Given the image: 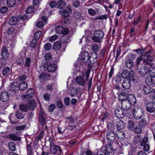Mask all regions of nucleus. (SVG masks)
Segmentation results:
<instances>
[{
	"instance_id": "0e129e2a",
	"label": "nucleus",
	"mask_w": 155,
	"mask_h": 155,
	"mask_svg": "<svg viewBox=\"0 0 155 155\" xmlns=\"http://www.w3.org/2000/svg\"><path fill=\"white\" fill-rule=\"evenodd\" d=\"M36 106V104L35 102L34 101H31L30 102V104H29V107H30V108L31 110H34Z\"/></svg>"
},
{
	"instance_id": "4468645a",
	"label": "nucleus",
	"mask_w": 155,
	"mask_h": 155,
	"mask_svg": "<svg viewBox=\"0 0 155 155\" xmlns=\"http://www.w3.org/2000/svg\"><path fill=\"white\" fill-rule=\"evenodd\" d=\"M150 51L147 52L143 56V61L146 64H149L152 61L153 59L150 55Z\"/></svg>"
},
{
	"instance_id": "680f3d73",
	"label": "nucleus",
	"mask_w": 155,
	"mask_h": 155,
	"mask_svg": "<svg viewBox=\"0 0 155 155\" xmlns=\"http://www.w3.org/2000/svg\"><path fill=\"white\" fill-rule=\"evenodd\" d=\"M52 46L50 43H46L44 45L45 49L47 51H48L50 50Z\"/></svg>"
},
{
	"instance_id": "37998d69",
	"label": "nucleus",
	"mask_w": 155,
	"mask_h": 155,
	"mask_svg": "<svg viewBox=\"0 0 155 155\" xmlns=\"http://www.w3.org/2000/svg\"><path fill=\"white\" fill-rule=\"evenodd\" d=\"M74 16L77 19H80L81 17V14L76 10L74 12Z\"/></svg>"
},
{
	"instance_id": "393cba45",
	"label": "nucleus",
	"mask_w": 155,
	"mask_h": 155,
	"mask_svg": "<svg viewBox=\"0 0 155 155\" xmlns=\"http://www.w3.org/2000/svg\"><path fill=\"white\" fill-rule=\"evenodd\" d=\"M8 138L14 141L19 140L21 139L20 137L14 134H11L8 135Z\"/></svg>"
},
{
	"instance_id": "a19ab883",
	"label": "nucleus",
	"mask_w": 155,
	"mask_h": 155,
	"mask_svg": "<svg viewBox=\"0 0 155 155\" xmlns=\"http://www.w3.org/2000/svg\"><path fill=\"white\" fill-rule=\"evenodd\" d=\"M8 147L10 150L14 151L16 150V147L15 144L13 142H11L9 143Z\"/></svg>"
},
{
	"instance_id": "9b49d317",
	"label": "nucleus",
	"mask_w": 155,
	"mask_h": 155,
	"mask_svg": "<svg viewBox=\"0 0 155 155\" xmlns=\"http://www.w3.org/2000/svg\"><path fill=\"white\" fill-rule=\"evenodd\" d=\"M1 56L4 60H6L8 57L9 53L8 50L5 46H3L1 50Z\"/></svg>"
},
{
	"instance_id": "aec40b11",
	"label": "nucleus",
	"mask_w": 155,
	"mask_h": 155,
	"mask_svg": "<svg viewBox=\"0 0 155 155\" xmlns=\"http://www.w3.org/2000/svg\"><path fill=\"white\" fill-rule=\"evenodd\" d=\"M116 125L118 130H120L121 129H123L125 127V124L123 121L120 120L117 121L116 123Z\"/></svg>"
},
{
	"instance_id": "2eb2a0df",
	"label": "nucleus",
	"mask_w": 155,
	"mask_h": 155,
	"mask_svg": "<svg viewBox=\"0 0 155 155\" xmlns=\"http://www.w3.org/2000/svg\"><path fill=\"white\" fill-rule=\"evenodd\" d=\"M154 88L150 85L147 84L143 87V91L145 94H149L151 93L153 91Z\"/></svg>"
},
{
	"instance_id": "39448f33",
	"label": "nucleus",
	"mask_w": 155,
	"mask_h": 155,
	"mask_svg": "<svg viewBox=\"0 0 155 155\" xmlns=\"http://www.w3.org/2000/svg\"><path fill=\"white\" fill-rule=\"evenodd\" d=\"M46 115L45 113L41 111L39 114V120L40 124L42 126V128L45 130H47L48 127L46 125Z\"/></svg>"
},
{
	"instance_id": "bb28decb",
	"label": "nucleus",
	"mask_w": 155,
	"mask_h": 155,
	"mask_svg": "<svg viewBox=\"0 0 155 155\" xmlns=\"http://www.w3.org/2000/svg\"><path fill=\"white\" fill-rule=\"evenodd\" d=\"M18 89L19 90L24 91L25 90L27 87V83L25 81L23 82L18 84Z\"/></svg>"
},
{
	"instance_id": "603ef678",
	"label": "nucleus",
	"mask_w": 155,
	"mask_h": 155,
	"mask_svg": "<svg viewBox=\"0 0 155 155\" xmlns=\"http://www.w3.org/2000/svg\"><path fill=\"white\" fill-rule=\"evenodd\" d=\"M17 64L19 65H22L24 64V60L22 58H18L16 60Z\"/></svg>"
},
{
	"instance_id": "0eeeda50",
	"label": "nucleus",
	"mask_w": 155,
	"mask_h": 155,
	"mask_svg": "<svg viewBox=\"0 0 155 155\" xmlns=\"http://www.w3.org/2000/svg\"><path fill=\"white\" fill-rule=\"evenodd\" d=\"M89 56L88 52L87 51H84L82 52L79 58L82 62L86 63L88 62V59H89Z\"/></svg>"
},
{
	"instance_id": "2f4dec72",
	"label": "nucleus",
	"mask_w": 155,
	"mask_h": 155,
	"mask_svg": "<svg viewBox=\"0 0 155 155\" xmlns=\"http://www.w3.org/2000/svg\"><path fill=\"white\" fill-rule=\"evenodd\" d=\"M56 68L57 66L56 64H52L48 66L47 68L48 71L53 72L56 70Z\"/></svg>"
},
{
	"instance_id": "f8f14e48",
	"label": "nucleus",
	"mask_w": 155,
	"mask_h": 155,
	"mask_svg": "<svg viewBox=\"0 0 155 155\" xmlns=\"http://www.w3.org/2000/svg\"><path fill=\"white\" fill-rule=\"evenodd\" d=\"M0 99L1 101L4 102L8 101L9 99V96L8 93L5 91L2 92L0 95Z\"/></svg>"
},
{
	"instance_id": "58836bf2",
	"label": "nucleus",
	"mask_w": 155,
	"mask_h": 155,
	"mask_svg": "<svg viewBox=\"0 0 155 155\" xmlns=\"http://www.w3.org/2000/svg\"><path fill=\"white\" fill-rule=\"evenodd\" d=\"M135 124L132 120H128V128L130 130H132L134 127Z\"/></svg>"
},
{
	"instance_id": "c03bdc74",
	"label": "nucleus",
	"mask_w": 155,
	"mask_h": 155,
	"mask_svg": "<svg viewBox=\"0 0 155 155\" xmlns=\"http://www.w3.org/2000/svg\"><path fill=\"white\" fill-rule=\"evenodd\" d=\"M42 34V32L41 31H38L35 32L34 34V39L36 40L39 39Z\"/></svg>"
},
{
	"instance_id": "4c0bfd02",
	"label": "nucleus",
	"mask_w": 155,
	"mask_h": 155,
	"mask_svg": "<svg viewBox=\"0 0 155 155\" xmlns=\"http://www.w3.org/2000/svg\"><path fill=\"white\" fill-rule=\"evenodd\" d=\"M19 107L21 110L25 112L27 111L28 109V106L24 104H21L20 105Z\"/></svg>"
},
{
	"instance_id": "052dcab7",
	"label": "nucleus",
	"mask_w": 155,
	"mask_h": 155,
	"mask_svg": "<svg viewBox=\"0 0 155 155\" xmlns=\"http://www.w3.org/2000/svg\"><path fill=\"white\" fill-rule=\"evenodd\" d=\"M80 5V2L78 0H75L73 2V5L75 8L79 7Z\"/></svg>"
},
{
	"instance_id": "c756f323",
	"label": "nucleus",
	"mask_w": 155,
	"mask_h": 155,
	"mask_svg": "<svg viewBox=\"0 0 155 155\" xmlns=\"http://www.w3.org/2000/svg\"><path fill=\"white\" fill-rule=\"evenodd\" d=\"M134 65V62L130 59H127L126 61L125 65L128 68H131Z\"/></svg>"
},
{
	"instance_id": "20e7f679",
	"label": "nucleus",
	"mask_w": 155,
	"mask_h": 155,
	"mask_svg": "<svg viewBox=\"0 0 155 155\" xmlns=\"http://www.w3.org/2000/svg\"><path fill=\"white\" fill-rule=\"evenodd\" d=\"M148 140V137H145L143 138H142L140 143V146L141 147H143V150L146 152L148 151L150 149Z\"/></svg>"
},
{
	"instance_id": "f257e3e1",
	"label": "nucleus",
	"mask_w": 155,
	"mask_h": 155,
	"mask_svg": "<svg viewBox=\"0 0 155 155\" xmlns=\"http://www.w3.org/2000/svg\"><path fill=\"white\" fill-rule=\"evenodd\" d=\"M48 141L50 143V150L51 153L53 154H55L58 152L61 154L62 153L61 147L55 144L54 141L51 138L49 137Z\"/></svg>"
},
{
	"instance_id": "b1692460",
	"label": "nucleus",
	"mask_w": 155,
	"mask_h": 155,
	"mask_svg": "<svg viewBox=\"0 0 155 155\" xmlns=\"http://www.w3.org/2000/svg\"><path fill=\"white\" fill-rule=\"evenodd\" d=\"M129 78L130 81H132L134 82L137 79V77L136 75L134 74V71H131L129 74Z\"/></svg>"
},
{
	"instance_id": "cd10ccee",
	"label": "nucleus",
	"mask_w": 155,
	"mask_h": 155,
	"mask_svg": "<svg viewBox=\"0 0 155 155\" xmlns=\"http://www.w3.org/2000/svg\"><path fill=\"white\" fill-rule=\"evenodd\" d=\"M66 5L65 2L62 1H59L57 2V7L60 9L65 7Z\"/></svg>"
},
{
	"instance_id": "473e14b6",
	"label": "nucleus",
	"mask_w": 155,
	"mask_h": 155,
	"mask_svg": "<svg viewBox=\"0 0 155 155\" xmlns=\"http://www.w3.org/2000/svg\"><path fill=\"white\" fill-rule=\"evenodd\" d=\"M99 12V9H98L97 12L92 8H90L88 10V12L89 15L91 16H94L97 14H98Z\"/></svg>"
},
{
	"instance_id": "338daca9",
	"label": "nucleus",
	"mask_w": 155,
	"mask_h": 155,
	"mask_svg": "<svg viewBox=\"0 0 155 155\" xmlns=\"http://www.w3.org/2000/svg\"><path fill=\"white\" fill-rule=\"evenodd\" d=\"M55 105L54 104H51L48 106V110L49 112H51L55 108Z\"/></svg>"
},
{
	"instance_id": "9d476101",
	"label": "nucleus",
	"mask_w": 155,
	"mask_h": 155,
	"mask_svg": "<svg viewBox=\"0 0 155 155\" xmlns=\"http://www.w3.org/2000/svg\"><path fill=\"white\" fill-rule=\"evenodd\" d=\"M146 109L149 113L154 112L155 114V104L152 102L148 103L146 106Z\"/></svg>"
},
{
	"instance_id": "f03ea898",
	"label": "nucleus",
	"mask_w": 155,
	"mask_h": 155,
	"mask_svg": "<svg viewBox=\"0 0 155 155\" xmlns=\"http://www.w3.org/2000/svg\"><path fill=\"white\" fill-rule=\"evenodd\" d=\"M104 35V33L102 30H96L94 31L92 40L97 42H101V39L103 38Z\"/></svg>"
},
{
	"instance_id": "864d4df0",
	"label": "nucleus",
	"mask_w": 155,
	"mask_h": 155,
	"mask_svg": "<svg viewBox=\"0 0 155 155\" xmlns=\"http://www.w3.org/2000/svg\"><path fill=\"white\" fill-rule=\"evenodd\" d=\"M37 40L35 39H33L30 44V46L31 47L33 48H35L37 44Z\"/></svg>"
},
{
	"instance_id": "72a5a7b5",
	"label": "nucleus",
	"mask_w": 155,
	"mask_h": 155,
	"mask_svg": "<svg viewBox=\"0 0 155 155\" xmlns=\"http://www.w3.org/2000/svg\"><path fill=\"white\" fill-rule=\"evenodd\" d=\"M60 14L64 18H67L69 16V14L67 11L62 9L59 12Z\"/></svg>"
},
{
	"instance_id": "bf43d9fd",
	"label": "nucleus",
	"mask_w": 155,
	"mask_h": 155,
	"mask_svg": "<svg viewBox=\"0 0 155 155\" xmlns=\"http://www.w3.org/2000/svg\"><path fill=\"white\" fill-rule=\"evenodd\" d=\"M121 75H117L115 78V81L117 83H120L122 80Z\"/></svg>"
},
{
	"instance_id": "6ab92c4d",
	"label": "nucleus",
	"mask_w": 155,
	"mask_h": 155,
	"mask_svg": "<svg viewBox=\"0 0 155 155\" xmlns=\"http://www.w3.org/2000/svg\"><path fill=\"white\" fill-rule=\"evenodd\" d=\"M38 79L41 82H44L49 79V76L43 73L39 76Z\"/></svg>"
},
{
	"instance_id": "f3484780",
	"label": "nucleus",
	"mask_w": 155,
	"mask_h": 155,
	"mask_svg": "<svg viewBox=\"0 0 155 155\" xmlns=\"http://www.w3.org/2000/svg\"><path fill=\"white\" fill-rule=\"evenodd\" d=\"M114 150L113 145L110 143H107L105 147L106 152H104L105 155H109V153H111Z\"/></svg>"
},
{
	"instance_id": "49530a36",
	"label": "nucleus",
	"mask_w": 155,
	"mask_h": 155,
	"mask_svg": "<svg viewBox=\"0 0 155 155\" xmlns=\"http://www.w3.org/2000/svg\"><path fill=\"white\" fill-rule=\"evenodd\" d=\"M44 130H45L43 129V130L41 131L39 135L36 137L35 139L36 140L38 141L43 137V136L45 134V132Z\"/></svg>"
},
{
	"instance_id": "de8ad7c7",
	"label": "nucleus",
	"mask_w": 155,
	"mask_h": 155,
	"mask_svg": "<svg viewBox=\"0 0 155 155\" xmlns=\"http://www.w3.org/2000/svg\"><path fill=\"white\" fill-rule=\"evenodd\" d=\"M67 122L69 123V124H72L74 122V119L72 116L67 117Z\"/></svg>"
},
{
	"instance_id": "a878e982",
	"label": "nucleus",
	"mask_w": 155,
	"mask_h": 155,
	"mask_svg": "<svg viewBox=\"0 0 155 155\" xmlns=\"http://www.w3.org/2000/svg\"><path fill=\"white\" fill-rule=\"evenodd\" d=\"M127 95V94L122 91L118 96V99L120 101H122L126 99V97Z\"/></svg>"
},
{
	"instance_id": "ea45409f",
	"label": "nucleus",
	"mask_w": 155,
	"mask_h": 155,
	"mask_svg": "<svg viewBox=\"0 0 155 155\" xmlns=\"http://www.w3.org/2000/svg\"><path fill=\"white\" fill-rule=\"evenodd\" d=\"M96 61V59L94 58L93 55L89 56V59H88V62H89L90 64H94L95 63Z\"/></svg>"
},
{
	"instance_id": "e433bc0d",
	"label": "nucleus",
	"mask_w": 155,
	"mask_h": 155,
	"mask_svg": "<svg viewBox=\"0 0 155 155\" xmlns=\"http://www.w3.org/2000/svg\"><path fill=\"white\" fill-rule=\"evenodd\" d=\"M142 138V136L140 135H137L134 137V141L136 143H140Z\"/></svg>"
},
{
	"instance_id": "c9c22d12",
	"label": "nucleus",
	"mask_w": 155,
	"mask_h": 155,
	"mask_svg": "<svg viewBox=\"0 0 155 155\" xmlns=\"http://www.w3.org/2000/svg\"><path fill=\"white\" fill-rule=\"evenodd\" d=\"M61 46V43L59 41H56L54 43L53 48L55 50H57L60 49Z\"/></svg>"
},
{
	"instance_id": "5fc2aeb1",
	"label": "nucleus",
	"mask_w": 155,
	"mask_h": 155,
	"mask_svg": "<svg viewBox=\"0 0 155 155\" xmlns=\"http://www.w3.org/2000/svg\"><path fill=\"white\" fill-rule=\"evenodd\" d=\"M35 10V8L33 6H29L26 10V13H31Z\"/></svg>"
},
{
	"instance_id": "4be33fe9",
	"label": "nucleus",
	"mask_w": 155,
	"mask_h": 155,
	"mask_svg": "<svg viewBox=\"0 0 155 155\" xmlns=\"http://www.w3.org/2000/svg\"><path fill=\"white\" fill-rule=\"evenodd\" d=\"M122 85L123 88L125 89L129 88L131 86L130 80L128 79H125Z\"/></svg>"
},
{
	"instance_id": "412c9836",
	"label": "nucleus",
	"mask_w": 155,
	"mask_h": 155,
	"mask_svg": "<svg viewBox=\"0 0 155 155\" xmlns=\"http://www.w3.org/2000/svg\"><path fill=\"white\" fill-rule=\"evenodd\" d=\"M117 138L120 140L124 139L125 138L124 133L121 130H118L117 132Z\"/></svg>"
},
{
	"instance_id": "7c9ffc66",
	"label": "nucleus",
	"mask_w": 155,
	"mask_h": 155,
	"mask_svg": "<svg viewBox=\"0 0 155 155\" xmlns=\"http://www.w3.org/2000/svg\"><path fill=\"white\" fill-rule=\"evenodd\" d=\"M18 22L17 18L15 17H12L9 19V23L11 25H16Z\"/></svg>"
},
{
	"instance_id": "dca6fc26",
	"label": "nucleus",
	"mask_w": 155,
	"mask_h": 155,
	"mask_svg": "<svg viewBox=\"0 0 155 155\" xmlns=\"http://www.w3.org/2000/svg\"><path fill=\"white\" fill-rule=\"evenodd\" d=\"M145 81L147 84L150 85L155 84V77L148 76L146 78Z\"/></svg>"
},
{
	"instance_id": "f704fd0d",
	"label": "nucleus",
	"mask_w": 155,
	"mask_h": 155,
	"mask_svg": "<svg viewBox=\"0 0 155 155\" xmlns=\"http://www.w3.org/2000/svg\"><path fill=\"white\" fill-rule=\"evenodd\" d=\"M10 68L6 67L5 68L2 70V75L5 76L10 73Z\"/></svg>"
},
{
	"instance_id": "a211bd4d",
	"label": "nucleus",
	"mask_w": 155,
	"mask_h": 155,
	"mask_svg": "<svg viewBox=\"0 0 155 155\" xmlns=\"http://www.w3.org/2000/svg\"><path fill=\"white\" fill-rule=\"evenodd\" d=\"M18 84L16 82L13 81L9 85L8 90L9 91H15L17 90L18 88Z\"/></svg>"
},
{
	"instance_id": "6e6d98bb",
	"label": "nucleus",
	"mask_w": 155,
	"mask_h": 155,
	"mask_svg": "<svg viewBox=\"0 0 155 155\" xmlns=\"http://www.w3.org/2000/svg\"><path fill=\"white\" fill-rule=\"evenodd\" d=\"M107 18V15H104L98 16L95 19L96 20L99 19L100 20H103L104 19L106 20Z\"/></svg>"
},
{
	"instance_id": "7ed1b4c3",
	"label": "nucleus",
	"mask_w": 155,
	"mask_h": 155,
	"mask_svg": "<svg viewBox=\"0 0 155 155\" xmlns=\"http://www.w3.org/2000/svg\"><path fill=\"white\" fill-rule=\"evenodd\" d=\"M133 114L134 118L137 120H139L143 116L144 111L140 107L137 106L134 108Z\"/></svg>"
},
{
	"instance_id": "a18cd8bd",
	"label": "nucleus",
	"mask_w": 155,
	"mask_h": 155,
	"mask_svg": "<svg viewBox=\"0 0 155 155\" xmlns=\"http://www.w3.org/2000/svg\"><path fill=\"white\" fill-rule=\"evenodd\" d=\"M21 97L22 100L23 101H29L31 100V97L28 95L26 94L25 95H22Z\"/></svg>"
},
{
	"instance_id": "09e8293b",
	"label": "nucleus",
	"mask_w": 155,
	"mask_h": 155,
	"mask_svg": "<svg viewBox=\"0 0 155 155\" xmlns=\"http://www.w3.org/2000/svg\"><path fill=\"white\" fill-rule=\"evenodd\" d=\"M139 125L141 127H143L146 124V121L145 119H142L139 121Z\"/></svg>"
},
{
	"instance_id": "79ce46f5",
	"label": "nucleus",
	"mask_w": 155,
	"mask_h": 155,
	"mask_svg": "<svg viewBox=\"0 0 155 155\" xmlns=\"http://www.w3.org/2000/svg\"><path fill=\"white\" fill-rule=\"evenodd\" d=\"M15 3V0H8L7 2V4L8 6L12 7L14 5Z\"/></svg>"
},
{
	"instance_id": "5701e85b",
	"label": "nucleus",
	"mask_w": 155,
	"mask_h": 155,
	"mask_svg": "<svg viewBox=\"0 0 155 155\" xmlns=\"http://www.w3.org/2000/svg\"><path fill=\"white\" fill-rule=\"evenodd\" d=\"M128 101H129L130 104H133L136 103V98L133 94L129 95L128 96Z\"/></svg>"
},
{
	"instance_id": "c85d7f7f",
	"label": "nucleus",
	"mask_w": 155,
	"mask_h": 155,
	"mask_svg": "<svg viewBox=\"0 0 155 155\" xmlns=\"http://www.w3.org/2000/svg\"><path fill=\"white\" fill-rule=\"evenodd\" d=\"M101 48V44H94L92 45V51H98Z\"/></svg>"
},
{
	"instance_id": "1a4fd4ad",
	"label": "nucleus",
	"mask_w": 155,
	"mask_h": 155,
	"mask_svg": "<svg viewBox=\"0 0 155 155\" xmlns=\"http://www.w3.org/2000/svg\"><path fill=\"white\" fill-rule=\"evenodd\" d=\"M76 82L78 84L82 87L84 86L85 84V81L83 76H77L76 78Z\"/></svg>"
},
{
	"instance_id": "8fccbe9b",
	"label": "nucleus",
	"mask_w": 155,
	"mask_h": 155,
	"mask_svg": "<svg viewBox=\"0 0 155 155\" xmlns=\"http://www.w3.org/2000/svg\"><path fill=\"white\" fill-rule=\"evenodd\" d=\"M16 117L18 119H22L24 118L25 115L18 111H16L15 113Z\"/></svg>"
},
{
	"instance_id": "6e6552de",
	"label": "nucleus",
	"mask_w": 155,
	"mask_h": 155,
	"mask_svg": "<svg viewBox=\"0 0 155 155\" xmlns=\"http://www.w3.org/2000/svg\"><path fill=\"white\" fill-rule=\"evenodd\" d=\"M106 137L109 142H112L115 140L116 136L114 133L113 131H110L107 132Z\"/></svg>"
},
{
	"instance_id": "ddd939ff",
	"label": "nucleus",
	"mask_w": 155,
	"mask_h": 155,
	"mask_svg": "<svg viewBox=\"0 0 155 155\" xmlns=\"http://www.w3.org/2000/svg\"><path fill=\"white\" fill-rule=\"evenodd\" d=\"M121 107L122 109H125L127 110L130 109L131 107V104L129 101H128V100L125 99L121 101Z\"/></svg>"
},
{
	"instance_id": "3c124183",
	"label": "nucleus",
	"mask_w": 155,
	"mask_h": 155,
	"mask_svg": "<svg viewBox=\"0 0 155 155\" xmlns=\"http://www.w3.org/2000/svg\"><path fill=\"white\" fill-rule=\"evenodd\" d=\"M129 74L128 70H125L123 71L121 74V76L123 78H125L128 76Z\"/></svg>"
},
{
	"instance_id": "774afa93",
	"label": "nucleus",
	"mask_w": 155,
	"mask_h": 155,
	"mask_svg": "<svg viewBox=\"0 0 155 155\" xmlns=\"http://www.w3.org/2000/svg\"><path fill=\"white\" fill-rule=\"evenodd\" d=\"M149 73L150 75L148 76H151V77H155V69L151 68L149 70Z\"/></svg>"
},
{
	"instance_id": "13d9d810",
	"label": "nucleus",
	"mask_w": 155,
	"mask_h": 155,
	"mask_svg": "<svg viewBox=\"0 0 155 155\" xmlns=\"http://www.w3.org/2000/svg\"><path fill=\"white\" fill-rule=\"evenodd\" d=\"M26 94L31 96V97L32 95L34 93V91L32 88H30L26 91Z\"/></svg>"
},
{
	"instance_id": "423d86ee",
	"label": "nucleus",
	"mask_w": 155,
	"mask_h": 155,
	"mask_svg": "<svg viewBox=\"0 0 155 155\" xmlns=\"http://www.w3.org/2000/svg\"><path fill=\"white\" fill-rule=\"evenodd\" d=\"M114 114L116 117L118 118H123L125 115L124 110L121 108H117L114 111Z\"/></svg>"
},
{
	"instance_id": "e2e57ef3",
	"label": "nucleus",
	"mask_w": 155,
	"mask_h": 155,
	"mask_svg": "<svg viewBox=\"0 0 155 155\" xmlns=\"http://www.w3.org/2000/svg\"><path fill=\"white\" fill-rule=\"evenodd\" d=\"M26 127L25 125L19 126L16 127L15 130L17 131L23 130H24Z\"/></svg>"
},
{
	"instance_id": "4d7b16f0",
	"label": "nucleus",
	"mask_w": 155,
	"mask_h": 155,
	"mask_svg": "<svg viewBox=\"0 0 155 155\" xmlns=\"http://www.w3.org/2000/svg\"><path fill=\"white\" fill-rule=\"evenodd\" d=\"M62 27L60 26H57L55 27V30L56 32L58 33L61 34Z\"/></svg>"
},
{
	"instance_id": "69168bd1",
	"label": "nucleus",
	"mask_w": 155,
	"mask_h": 155,
	"mask_svg": "<svg viewBox=\"0 0 155 155\" xmlns=\"http://www.w3.org/2000/svg\"><path fill=\"white\" fill-rule=\"evenodd\" d=\"M31 59L29 58H27L26 59L25 65L26 67H29L30 66L31 63Z\"/></svg>"
}]
</instances>
